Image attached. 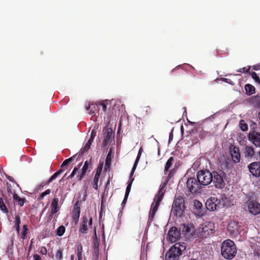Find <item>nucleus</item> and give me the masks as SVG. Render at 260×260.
<instances>
[{
    "label": "nucleus",
    "instance_id": "1",
    "mask_svg": "<svg viewBox=\"0 0 260 260\" xmlns=\"http://www.w3.org/2000/svg\"><path fill=\"white\" fill-rule=\"evenodd\" d=\"M237 253V247L234 242L230 239L224 240L221 244V254L225 259H232Z\"/></svg>",
    "mask_w": 260,
    "mask_h": 260
},
{
    "label": "nucleus",
    "instance_id": "2",
    "mask_svg": "<svg viewBox=\"0 0 260 260\" xmlns=\"http://www.w3.org/2000/svg\"><path fill=\"white\" fill-rule=\"evenodd\" d=\"M186 249L185 243H176L171 247L169 250L166 252L165 257L166 260H178L179 256L182 254V252Z\"/></svg>",
    "mask_w": 260,
    "mask_h": 260
},
{
    "label": "nucleus",
    "instance_id": "3",
    "mask_svg": "<svg viewBox=\"0 0 260 260\" xmlns=\"http://www.w3.org/2000/svg\"><path fill=\"white\" fill-rule=\"evenodd\" d=\"M183 194L176 196L172 204L171 213L176 217H181L183 214L185 207Z\"/></svg>",
    "mask_w": 260,
    "mask_h": 260
},
{
    "label": "nucleus",
    "instance_id": "4",
    "mask_svg": "<svg viewBox=\"0 0 260 260\" xmlns=\"http://www.w3.org/2000/svg\"><path fill=\"white\" fill-rule=\"evenodd\" d=\"M212 180L211 183L217 189H223L225 186V180H226V174L222 170L212 172Z\"/></svg>",
    "mask_w": 260,
    "mask_h": 260
},
{
    "label": "nucleus",
    "instance_id": "5",
    "mask_svg": "<svg viewBox=\"0 0 260 260\" xmlns=\"http://www.w3.org/2000/svg\"><path fill=\"white\" fill-rule=\"evenodd\" d=\"M245 204L251 214L255 216L260 213V204L254 199L253 197L246 196Z\"/></svg>",
    "mask_w": 260,
    "mask_h": 260
},
{
    "label": "nucleus",
    "instance_id": "6",
    "mask_svg": "<svg viewBox=\"0 0 260 260\" xmlns=\"http://www.w3.org/2000/svg\"><path fill=\"white\" fill-rule=\"evenodd\" d=\"M212 172L207 170H201L197 173V179L201 185L206 186L211 183L212 180Z\"/></svg>",
    "mask_w": 260,
    "mask_h": 260
},
{
    "label": "nucleus",
    "instance_id": "7",
    "mask_svg": "<svg viewBox=\"0 0 260 260\" xmlns=\"http://www.w3.org/2000/svg\"><path fill=\"white\" fill-rule=\"evenodd\" d=\"M201 185L198 179L195 178H189L186 182L188 190L192 194L200 192L201 189Z\"/></svg>",
    "mask_w": 260,
    "mask_h": 260
},
{
    "label": "nucleus",
    "instance_id": "8",
    "mask_svg": "<svg viewBox=\"0 0 260 260\" xmlns=\"http://www.w3.org/2000/svg\"><path fill=\"white\" fill-rule=\"evenodd\" d=\"M205 205L207 209L209 211H214L220 208L221 206H223V205H221L220 200L216 197H211L208 199Z\"/></svg>",
    "mask_w": 260,
    "mask_h": 260
},
{
    "label": "nucleus",
    "instance_id": "9",
    "mask_svg": "<svg viewBox=\"0 0 260 260\" xmlns=\"http://www.w3.org/2000/svg\"><path fill=\"white\" fill-rule=\"evenodd\" d=\"M248 140L255 146L260 148V133L250 130L248 135Z\"/></svg>",
    "mask_w": 260,
    "mask_h": 260
},
{
    "label": "nucleus",
    "instance_id": "10",
    "mask_svg": "<svg viewBox=\"0 0 260 260\" xmlns=\"http://www.w3.org/2000/svg\"><path fill=\"white\" fill-rule=\"evenodd\" d=\"M230 154L233 162L238 163L241 159V154L238 147L233 145H231L229 147Z\"/></svg>",
    "mask_w": 260,
    "mask_h": 260
},
{
    "label": "nucleus",
    "instance_id": "11",
    "mask_svg": "<svg viewBox=\"0 0 260 260\" xmlns=\"http://www.w3.org/2000/svg\"><path fill=\"white\" fill-rule=\"evenodd\" d=\"M168 236L171 242H176L180 237V232L176 227H172L169 230Z\"/></svg>",
    "mask_w": 260,
    "mask_h": 260
},
{
    "label": "nucleus",
    "instance_id": "12",
    "mask_svg": "<svg viewBox=\"0 0 260 260\" xmlns=\"http://www.w3.org/2000/svg\"><path fill=\"white\" fill-rule=\"evenodd\" d=\"M249 172L254 177H260V162L254 161L248 166Z\"/></svg>",
    "mask_w": 260,
    "mask_h": 260
},
{
    "label": "nucleus",
    "instance_id": "13",
    "mask_svg": "<svg viewBox=\"0 0 260 260\" xmlns=\"http://www.w3.org/2000/svg\"><path fill=\"white\" fill-rule=\"evenodd\" d=\"M194 135H198L200 139H203L207 136L211 135V133L209 131H205L201 126L195 127L194 130L192 132Z\"/></svg>",
    "mask_w": 260,
    "mask_h": 260
},
{
    "label": "nucleus",
    "instance_id": "14",
    "mask_svg": "<svg viewBox=\"0 0 260 260\" xmlns=\"http://www.w3.org/2000/svg\"><path fill=\"white\" fill-rule=\"evenodd\" d=\"M213 225L211 223H209L207 225H205L202 228V230L200 231L201 236L203 237H207L213 233Z\"/></svg>",
    "mask_w": 260,
    "mask_h": 260
},
{
    "label": "nucleus",
    "instance_id": "15",
    "mask_svg": "<svg viewBox=\"0 0 260 260\" xmlns=\"http://www.w3.org/2000/svg\"><path fill=\"white\" fill-rule=\"evenodd\" d=\"M88 217L84 215L82 218V221L80 225L79 232L82 234H87L88 233Z\"/></svg>",
    "mask_w": 260,
    "mask_h": 260
},
{
    "label": "nucleus",
    "instance_id": "16",
    "mask_svg": "<svg viewBox=\"0 0 260 260\" xmlns=\"http://www.w3.org/2000/svg\"><path fill=\"white\" fill-rule=\"evenodd\" d=\"M113 136V133L111 129L107 128L104 135V140L102 145L103 146H106L111 142V138Z\"/></svg>",
    "mask_w": 260,
    "mask_h": 260
},
{
    "label": "nucleus",
    "instance_id": "17",
    "mask_svg": "<svg viewBox=\"0 0 260 260\" xmlns=\"http://www.w3.org/2000/svg\"><path fill=\"white\" fill-rule=\"evenodd\" d=\"M247 102L254 108H260V95H256L251 96L247 99Z\"/></svg>",
    "mask_w": 260,
    "mask_h": 260
},
{
    "label": "nucleus",
    "instance_id": "18",
    "mask_svg": "<svg viewBox=\"0 0 260 260\" xmlns=\"http://www.w3.org/2000/svg\"><path fill=\"white\" fill-rule=\"evenodd\" d=\"M244 154L245 158H252L255 155V150L251 146H246L244 148Z\"/></svg>",
    "mask_w": 260,
    "mask_h": 260
},
{
    "label": "nucleus",
    "instance_id": "19",
    "mask_svg": "<svg viewBox=\"0 0 260 260\" xmlns=\"http://www.w3.org/2000/svg\"><path fill=\"white\" fill-rule=\"evenodd\" d=\"M58 199L57 198H54L53 199L51 205V212L50 216L52 217L53 215L55 214L58 210Z\"/></svg>",
    "mask_w": 260,
    "mask_h": 260
},
{
    "label": "nucleus",
    "instance_id": "20",
    "mask_svg": "<svg viewBox=\"0 0 260 260\" xmlns=\"http://www.w3.org/2000/svg\"><path fill=\"white\" fill-rule=\"evenodd\" d=\"M194 208L197 210V212L199 215H203L204 210L202 209L203 204L198 200H195L194 201Z\"/></svg>",
    "mask_w": 260,
    "mask_h": 260
},
{
    "label": "nucleus",
    "instance_id": "21",
    "mask_svg": "<svg viewBox=\"0 0 260 260\" xmlns=\"http://www.w3.org/2000/svg\"><path fill=\"white\" fill-rule=\"evenodd\" d=\"M157 209L158 208L151 205L148 216V223L150 224L153 221Z\"/></svg>",
    "mask_w": 260,
    "mask_h": 260
},
{
    "label": "nucleus",
    "instance_id": "22",
    "mask_svg": "<svg viewBox=\"0 0 260 260\" xmlns=\"http://www.w3.org/2000/svg\"><path fill=\"white\" fill-rule=\"evenodd\" d=\"M6 186L9 197H10V195L11 194L13 196L14 200L16 201V193L15 192V190L13 188V186L8 182L6 183Z\"/></svg>",
    "mask_w": 260,
    "mask_h": 260
},
{
    "label": "nucleus",
    "instance_id": "23",
    "mask_svg": "<svg viewBox=\"0 0 260 260\" xmlns=\"http://www.w3.org/2000/svg\"><path fill=\"white\" fill-rule=\"evenodd\" d=\"M228 230L232 234H235L238 231V223L235 221L231 222L228 226Z\"/></svg>",
    "mask_w": 260,
    "mask_h": 260
},
{
    "label": "nucleus",
    "instance_id": "24",
    "mask_svg": "<svg viewBox=\"0 0 260 260\" xmlns=\"http://www.w3.org/2000/svg\"><path fill=\"white\" fill-rule=\"evenodd\" d=\"M245 90L247 95H251L255 92V88L253 85L247 84L245 85Z\"/></svg>",
    "mask_w": 260,
    "mask_h": 260
},
{
    "label": "nucleus",
    "instance_id": "25",
    "mask_svg": "<svg viewBox=\"0 0 260 260\" xmlns=\"http://www.w3.org/2000/svg\"><path fill=\"white\" fill-rule=\"evenodd\" d=\"M111 163V150L110 149L109 151L107 156L105 164V170L107 171L109 169Z\"/></svg>",
    "mask_w": 260,
    "mask_h": 260
},
{
    "label": "nucleus",
    "instance_id": "26",
    "mask_svg": "<svg viewBox=\"0 0 260 260\" xmlns=\"http://www.w3.org/2000/svg\"><path fill=\"white\" fill-rule=\"evenodd\" d=\"M91 145V144L88 142L86 143L85 146L82 149H80L79 154L78 155V156L77 158V160H78L79 156L82 155L85 152H86L89 150Z\"/></svg>",
    "mask_w": 260,
    "mask_h": 260
},
{
    "label": "nucleus",
    "instance_id": "27",
    "mask_svg": "<svg viewBox=\"0 0 260 260\" xmlns=\"http://www.w3.org/2000/svg\"><path fill=\"white\" fill-rule=\"evenodd\" d=\"M164 197L161 196H159L158 194H156L154 199V203H153L151 205L157 208H158L160 202L162 201Z\"/></svg>",
    "mask_w": 260,
    "mask_h": 260
},
{
    "label": "nucleus",
    "instance_id": "28",
    "mask_svg": "<svg viewBox=\"0 0 260 260\" xmlns=\"http://www.w3.org/2000/svg\"><path fill=\"white\" fill-rule=\"evenodd\" d=\"M94 238L93 239L92 242V248L93 249H99V240L96 237V232L94 233Z\"/></svg>",
    "mask_w": 260,
    "mask_h": 260
},
{
    "label": "nucleus",
    "instance_id": "29",
    "mask_svg": "<svg viewBox=\"0 0 260 260\" xmlns=\"http://www.w3.org/2000/svg\"><path fill=\"white\" fill-rule=\"evenodd\" d=\"M73 220L76 224L78 221L80 214V210H73Z\"/></svg>",
    "mask_w": 260,
    "mask_h": 260
},
{
    "label": "nucleus",
    "instance_id": "30",
    "mask_svg": "<svg viewBox=\"0 0 260 260\" xmlns=\"http://www.w3.org/2000/svg\"><path fill=\"white\" fill-rule=\"evenodd\" d=\"M167 182H165L160 186V188H159L157 193H156L157 194L161 196L162 197L164 196V194H165V191L166 190V188H167Z\"/></svg>",
    "mask_w": 260,
    "mask_h": 260
},
{
    "label": "nucleus",
    "instance_id": "31",
    "mask_svg": "<svg viewBox=\"0 0 260 260\" xmlns=\"http://www.w3.org/2000/svg\"><path fill=\"white\" fill-rule=\"evenodd\" d=\"M77 256L78 260H82L83 247L81 244H79L77 247Z\"/></svg>",
    "mask_w": 260,
    "mask_h": 260
},
{
    "label": "nucleus",
    "instance_id": "32",
    "mask_svg": "<svg viewBox=\"0 0 260 260\" xmlns=\"http://www.w3.org/2000/svg\"><path fill=\"white\" fill-rule=\"evenodd\" d=\"M77 155V154H76L75 155L72 156V157H70L69 158L65 159L62 163V164L61 165V167L63 168L64 167L68 165L70 162H72L75 159Z\"/></svg>",
    "mask_w": 260,
    "mask_h": 260
},
{
    "label": "nucleus",
    "instance_id": "33",
    "mask_svg": "<svg viewBox=\"0 0 260 260\" xmlns=\"http://www.w3.org/2000/svg\"><path fill=\"white\" fill-rule=\"evenodd\" d=\"M63 170L60 169L56 172L48 180L47 183L49 184L51 183L53 180L55 179L59 175H60Z\"/></svg>",
    "mask_w": 260,
    "mask_h": 260
},
{
    "label": "nucleus",
    "instance_id": "34",
    "mask_svg": "<svg viewBox=\"0 0 260 260\" xmlns=\"http://www.w3.org/2000/svg\"><path fill=\"white\" fill-rule=\"evenodd\" d=\"M174 161V158L173 157H170L168 161H167L165 168V172H168L169 170V169L171 167L173 164V162Z\"/></svg>",
    "mask_w": 260,
    "mask_h": 260
},
{
    "label": "nucleus",
    "instance_id": "35",
    "mask_svg": "<svg viewBox=\"0 0 260 260\" xmlns=\"http://www.w3.org/2000/svg\"><path fill=\"white\" fill-rule=\"evenodd\" d=\"M28 232V229L27 228V226L26 225H24L23 226L22 232H21V238L22 239H25L27 238V234Z\"/></svg>",
    "mask_w": 260,
    "mask_h": 260
},
{
    "label": "nucleus",
    "instance_id": "36",
    "mask_svg": "<svg viewBox=\"0 0 260 260\" xmlns=\"http://www.w3.org/2000/svg\"><path fill=\"white\" fill-rule=\"evenodd\" d=\"M66 228L64 226L61 225L56 230V234L58 236H62L64 233Z\"/></svg>",
    "mask_w": 260,
    "mask_h": 260
},
{
    "label": "nucleus",
    "instance_id": "37",
    "mask_svg": "<svg viewBox=\"0 0 260 260\" xmlns=\"http://www.w3.org/2000/svg\"><path fill=\"white\" fill-rule=\"evenodd\" d=\"M239 127L243 131H246L248 130V125L244 120H241L240 121Z\"/></svg>",
    "mask_w": 260,
    "mask_h": 260
},
{
    "label": "nucleus",
    "instance_id": "38",
    "mask_svg": "<svg viewBox=\"0 0 260 260\" xmlns=\"http://www.w3.org/2000/svg\"><path fill=\"white\" fill-rule=\"evenodd\" d=\"M110 103V101L109 100H105L101 102H99V105L102 107V110L104 112H105L107 109V105Z\"/></svg>",
    "mask_w": 260,
    "mask_h": 260
},
{
    "label": "nucleus",
    "instance_id": "39",
    "mask_svg": "<svg viewBox=\"0 0 260 260\" xmlns=\"http://www.w3.org/2000/svg\"><path fill=\"white\" fill-rule=\"evenodd\" d=\"M0 209L4 213H7L8 212L7 208L2 198H0Z\"/></svg>",
    "mask_w": 260,
    "mask_h": 260
},
{
    "label": "nucleus",
    "instance_id": "40",
    "mask_svg": "<svg viewBox=\"0 0 260 260\" xmlns=\"http://www.w3.org/2000/svg\"><path fill=\"white\" fill-rule=\"evenodd\" d=\"M100 176H99L97 175H95L94 178H93V184L92 185V187L95 189L97 190L98 189V182L99 180V178Z\"/></svg>",
    "mask_w": 260,
    "mask_h": 260
},
{
    "label": "nucleus",
    "instance_id": "41",
    "mask_svg": "<svg viewBox=\"0 0 260 260\" xmlns=\"http://www.w3.org/2000/svg\"><path fill=\"white\" fill-rule=\"evenodd\" d=\"M134 180V178H132L131 180H129L128 181L125 193V195H126V196H128L129 195L131 189L132 184Z\"/></svg>",
    "mask_w": 260,
    "mask_h": 260
},
{
    "label": "nucleus",
    "instance_id": "42",
    "mask_svg": "<svg viewBox=\"0 0 260 260\" xmlns=\"http://www.w3.org/2000/svg\"><path fill=\"white\" fill-rule=\"evenodd\" d=\"M55 258L56 260H62L63 258L62 251L60 249L58 250L55 253Z\"/></svg>",
    "mask_w": 260,
    "mask_h": 260
},
{
    "label": "nucleus",
    "instance_id": "43",
    "mask_svg": "<svg viewBox=\"0 0 260 260\" xmlns=\"http://www.w3.org/2000/svg\"><path fill=\"white\" fill-rule=\"evenodd\" d=\"M99 249L92 250V258L94 260H99Z\"/></svg>",
    "mask_w": 260,
    "mask_h": 260
},
{
    "label": "nucleus",
    "instance_id": "44",
    "mask_svg": "<svg viewBox=\"0 0 260 260\" xmlns=\"http://www.w3.org/2000/svg\"><path fill=\"white\" fill-rule=\"evenodd\" d=\"M89 164H90V162L88 160H86L84 162V164L83 167L81 170L82 171L81 172H82L83 174H86V171L88 168V166H89Z\"/></svg>",
    "mask_w": 260,
    "mask_h": 260
},
{
    "label": "nucleus",
    "instance_id": "45",
    "mask_svg": "<svg viewBox=\"0 0 260 260\" xmlns=\"http://www.w3.org/2000/svg\"><path fill=\"white\" fill-rule=\"evenodd\" d=\"M251 76L256 82L260 84V79L255 72H252L251 73Z\"/></svg>",
    "mask_w": 260,
    "mask_h": 260
},
{
    "label": "nucleus",
    "instance_id": "46",
    "mask_svg": "<svg viewBox=\"0 0 260 260\" xmlns=\"http://www.w3.org/2000/svg\"><path fill=\"white\" fill-rule=\"evenodd\" d=\"M103 162L100 163L96 169V173L95 175L98 174V175L100 176L102 171V169H103Z\"/></svg>",
    "mask_w": 260,
    "mask_h": 260
},
{
    "label": "nucleus",
    "instance_id": "47",
    "mask_svg": "<svg viewBox=\"0 0 260 260\" xmlns=\"http://www.w3.org/2000/svg\"><path fill=\"white\" fill-rule=\"evenodd\" d=\"M50 189H48L47 190H46L44 192H42L41 195L40 196V197H39V200H42V199H43V198L46 196V195H48L50 193Z\"/></svg>",
    "mask_w": 260,
    "mask_h": 260
},
{
    "label": "nucleus",
    "instance_id": "48",
    "mask_svg": "<svg viewBox=\"0 0 260 260\" xmlns=\"http://www.w3.org/2000/svg\"><path fill=\"white\" fill-rule=\"evenodd\" d=\"M142 148L141 147L139 150L137 158H136V160L134 163L135 164L138 165V162L140 160V157L142 154Z\"/></svg>",
    "mask_w": 260,
    "mask_h": 260
},
{
    "label": "nucleus",
    "instance_id": "49",
    "mask_svg": "<svg viewBox=\"0 0 260 260\" xmlns=\"http://www.w3.org/2000/svg\"><path fill=\"white\" fill-rule=\"evenodd\" d=\"M26 201V200L24 199H22L19 197L17 196V203L20 206H22L24 205V203Z\"/></svg>",
    "mask_w": 260,
    "mask_h": 260
},
{
    "label": "nucleus",
    "instance_id": "50",
    "mask_svg": "<svg viewBox=\"0 0 260 260\" xmlns=\"http://www.w3.org/2000/svg\"><path fill=\"white\" fill-rule=\"evenodd\" d=\"M78 168H77L76 167H75L74 169H73V172L71 173V174H70V175H69L68 177V178H72L73 177H74V176L77 173V172L78 171Z\"/></svg>",
    "mask_w": 260,
    "mask_h": 260
},
{
    "label": "nucleus",
    "instance_id": "51",
    "mask_svg": "<svg viewBox=\"0 0 260 260\" xmlns=\"http://www.w3.org/2000/svg\"><path fill=\"white\" fill-rule=\"evenodd\" d=\"M137 167V165L134 164V165H133V168L132 169L131 174H130V176H129L130 180H131V179L132 178V176L134 175V172L135 171V170H136Z\"/></svg>",
    "mask_w": 260,
    "mask_h": 260
},
{
    "label": "nucleus",
    "instance_id": "52",
    "mask_svg": "<svg viewBox=\"0 0 260 260\" xmlns=\"http://www.w3.org/2000/svg\"><path fill=\"white\" fill-rule=\"evenodd\" d=\"M253 254L254 256H257L258 258H260V249H255L254 250Z\"/></svg>",
    "mask_w": 260,
    "mask_h": 260
},
{
    "label": "nucleus",
    "instance_id": "53",
    "mask_svg": "<svg viewBox=\"0 0 260 260\" xmlns=\"http://www.w3.org/2000/svg\"><path fill=\"white\" fill-rule=\"evenodd\" d=\"M73 210H80V206L79 205V201H78L74 206Z\"/></svg>",
    "mask_w": 260,
    "mask_h": 260
},
{
    "label": "nucleus",
    "instance_id": "54",
    "mask_svg": "<svg viewBox=\"0 0 260 260\" xmlns=\"http://www.w3.org/2000/svg\"><path fill=\"white\" fill-rule=\"evenodd\" d=\"M40 252L43 255H46L47 252L46 248L44 246H42L41 248Z\"/></svg>",
    "mask_w": 260,
    "mask_h": 260
},
{
    "label": "nucleus",
    "instance_id": "55",
    "mask_svg": "<svg viewBox=\"0 0 260 260\" xmlns=\"http://www.w3.org/2000/svg\"><path fill=\"white\" fill-rule=\"evenodd\" d=\"M91 106H93L94 108H98V105L96 104H89L88 106L86 107V110L87 111L90 110Z\"/></svg>",
    "mask_w": 260,
    "mask_h": 260
},
{
    "label": "nucleus",
    "instance_id": "56",
    "mask_svg": "<svg viewBox=\"0 0 260 260\" xmlns=\"http://www.w3.org/2000/svg\"><path fill=\"white\" fill-rule=\"evenodd\" d=\"M250 69V67H249L248 69H246L245 67L243 68L242 69H240L238 71L239 72L241 73H247Z\"/></svg>",
    "mask_w": 260,
    "mask_h": 260
},
{
    "label": "nucleus",
    "instance_id": "57",
    "mask_svg": "<svg viewBox=\"0 0 260 260\" xmlns=\"http://www.w3.org/2000/svg\"><path fill=\"white\" fill-rule=\"evenodd\" d=\"M6 176L10 181H11L13 183V185L16 183L15 180L12 177L8 176L7 175H6Z\"/></svg>",
    "mask_w": 260,
    "mask_h": 260
},
{
    "label": "nucleus",
    "instance_id": "58",
    "mask_svg": "<svg viewBox=\"0 0 260 260\" xmlns=\"http://www.w3.org/2000/svg\"><path fill=\"white\" fill-rule=\"evenodd\" d=\"M96 132L94 130H92L90 134V138L94 139L95 137L96 136Z\"/></svg>",
    "mask_w": 260,
    "mask_h": 260
},
{
    "label": "nucleus",
    "instance_id": "59",
    "mask_svg": "<svg viewBox=\"0 0 260 260\" xmlns=\"http://www.w3.org/2000/svg\"><path fill=\"white\" fill-rule=\"evenodd\" d=\"M85 174H83L82 172H81V174L80 175H78L77 176V178L79 180H81L84 177V176H85Z\"/></svg>",
    "mask_w": 260,
    "mask_h": 260
},
{
    "label": "nucleus",
    "instance_id": "60",
    "mask_svg": "<svg viewBox=\"0 0 260 260\" xmlns=\"http://www.w3.org/2000/svg\"><path fill=\"white\" fill-rule=\"evenodd\" d=\"M190 228L189 226H184V229L183 230L182 232H185V234L188 233L190 231Z\"/></svg>",
    "mask_w": 260,
    "mask_h": 260
},
{
    "label": "nucleus",
    "instance_id": "61",
    "mask_svg": "<svg viewBox=\"0 0 260 260\" xmlns=\"http://www.w3.org/2000/svg\"><path fill=\"white\" fill-rule=\"evenodd\" d=\"M20 223V219L19 217L17 216V234L19 232V224Z\"/></svg>",
    "mask_w": 260,
    "mask_h": 260
},
{
    "label": "nucleus",
    "instance_id": "62",
    "mask_svg": "<svg viewBox=\"0 0 260 260\" xmlns=\"http://www.w3.org/2000/svg\"><path fill=\"white\" fill-rule=\"evenodd\" d=\"M33 257L34 258V260H41V257L40 255L35 254L33 255Z\"/></svg>",
    "mask_w": 260,
    "mask_h": 260
},
{
    "label": "nucleus",
    "instance_id": "63",
    "mask_svg": "<svg viewBox=\"0 0 260 260\" xmlns=\"http://www.w3.org/2000/svg\"><path fill=\"white\" fill-rule=\"evenodd\" d=\"M128 196H126V195L124 196V199L122 202V204H121V205L122 206H124L125 204H126V202L127 201V199L128 198Z\"/></svg>",
    "mask_w": 260,
    "mask_h": 260
},
{
    "label": "nucleus",
    "instance_id": "64",
    "mask_svg": "<svg viewBox=\"0 0 260 260\" xmlns=\"http://www.w3.org/2000/svg\"><path fill=\"white\" fill-rule=\"evenodd\" d=\"M253 69L256 71L259 70L260 69V64L253 66Z\"/></svg>",
    "mask_w": 260,
    "mask_h": 260
}]
</instances>
